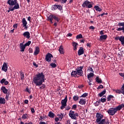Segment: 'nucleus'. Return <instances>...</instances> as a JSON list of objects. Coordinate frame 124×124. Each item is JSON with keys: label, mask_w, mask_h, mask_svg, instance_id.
<instances>
[{"label": "nucleus", "mask_w": 124, "mask_h": 124, "mask_svg": "<svg viewBox=\"0 0 124 124\" xmlns=\"http://www.w3.org/2000/svg\"><path fill=\"white\" fill-rule=\"evenodd\" d=\"M0 84L3 85V84H4L5 86H7L9 84V82L8 81L6 80V79L5 78H2L0 81Z\"/></svg>", "instance_id": "9b49d317"}, {"label": "nucleus", "mask_w": 124, "mask_h": 124, "mask_svg": "<svg viewBox=\"0 0 124 124\" xmlns=\"http://www.w3.org/2000/svg\"><path fill=\"white\" fill-rule=\"evenodd\" d=\"M66 103H67V95H66L64 99L62 100L61 101L62 106L61 107V109L62 110L63 109L64 107L66 106Z\"/></svg>", "instance_id": "423d86ee"}, {"label": "nucleus", "mask_w": 124, "mask_h": 124, "mask_svg": "<svg viewBox=\"0 0 124 124\" xmlns=\"http://www.w3.org/2000/svg\"><path fill=\"white\" fill-rule=\"evenodd\" d=\"M8 69V67L7 66V64L6 63L4 62L3 64V65L1 68V71H4V72H6Z\"/></svg>", "instance_id": "1a4fd4ad"}, {"label": "nucleus", "mask_w": 124, "mask_h": 124, "mask_svg": "<svg viewBox=\"0 0 124 124\" xmlns=\"http://www.w3.org/2000/svg\"><path fill=\"white\" fill-rule=\"evenodd\" d=\"M39 52H40V50H39V47L37 46L35 47V50L34 52V56H37L38 54H39Z\"/></svg>", "instance_id": "6ab92c4d"}, {"label": "nucleus", "mask_w": 124, "mask_h": 124, "mask_svg": "<svg viewBox=\"0 0 124 124\" xmlns=\"http://www.w3.org/2000/svg\"><path fill=\"white\" fill-rule=\"evenodd\" d=\"M33 65H34V66H35V67H38V65H37V64H36V63H35V62H33Z\"/></svg>", "instance_id": "6e6d98bb"}, {"label": "nucleus", "mask_w": 124, "mask_h": 124, "mask_svg": "<svg viewBox=\"0 0 124 124\" xmlns=\"http://www.w3.org/2000/svg\"><path fill=\"white\" fill-rule=\"evenodd\" d=\"M87 70H89V71H91V72H94L93 69V68L91 67H89V68L87 69Z\"/></svg>", "instance_id": "09e8293b"}, {"label": "nucleus", "mask_w": 124, "mask_h": 124, "mask_svg": "<svg viewBox=\"0 0 124 124\" xmlns=\"http://www.w3.org/2000/svg\"><path fill=\"white\" fill-rule=\"evenodd\" d=\"M20 52H25V49H26V46L23 43L20 44Z\"/></svg>", "instance_id": "ddd939ff"}, {"label": "nucleus", "mask_w": 124, "mask_h": 124, "mask_svg": "<svg viewBox=\"0 0 124 124\" xmlns=\"http://www.w3.org/2000/svg\"><path fill=\"white\" fill-rule=\"evenodd\" d=\"M26 91L27 93H31V90L28 88V87H27Z\"/></svg>", "instance_id": "3c124183"}, {"label": "nucleus", "mask_w": 124, "mask_h": 124, "mask_svg": "<svg viewBox=\"0 0 124 124\" xmlns=\"http://www.w3.org/2000/svg\"><path fill=\"white\" fill-rule=\"evenodd\" d=\"M105 93H106V89H104L103 90V91H102V92L99 93L98 94V95H99V96H100V97H101L103 96V95H104V94H105Z\"/></svg>", "instance_id": "5701e85b"}, {"label": "nucleus", "mask_w": 124, "mask_h": 124, "mask_svg": "<svg viewBox=\"0 0 124 124\" xmlns=\"http://www.w3.org/2000/svg\"><path fill=\"white\" fill-rule=\"evenodd\" d=\"M115 98L113 95H109L107 97V101H110L111 99Z\"/></svg>", "instance_id": "cd10ccee"}, {"label": "nucleus", "mask_w": 124, "mask_h": 124, "mask_svg": "<svg viewBox=\"0 0 124 124\" xmlns=\"http://www.w3.org/2000/svg\"><path fill=\"white\" fill-rule=\"evenodd\" d=\"M51 9L53 11L57 10V9H58V5H52V6L51 7Z\"/></svg>", "instance_id": "f704fd0d"}, {"label": "nucleus", "mask_w": 124, "mask_h": 124, "mask_svg": "<svg viewBox=\"0 0 124 124\" xmlns=\"http://www.w3.org/2000/svg\"><path fill=\"white\" fill-rule=\"evenodd\" d=\"M57 9H59V10H62V6H61V5H57Z\"/></svg>", "instance_id": "c03bdc74"}, {"label": "nucleus", "mask_w": 124, "mask_h": 124, "mask_svg": "<svg viewBox=\"0 0 124 124\" xmlns=\"http://www.w3.org/2000/svg\"><path fill=\"white\" fill-rule=\"evenodd\" d=\"M50 65L53 68H56L57 67V64L55 63H51Z\"/></svg>", "instance_id": "ea45409f"}, {"label": "nucleus", "mask_w": 124, "mask_h": 124, "mask_svg": "<svg viewBox=\"0 0 124 124\" xmlns=\"http://www.w3.org/2000/svg\"><path fill=\"white\" fill-rule=\"evenodd\" d=\"M121 90L122 91V93L123 94H124V84L122 86V87L121 88Z\"/></svg>", "instance_id": "603ef678"}, {"label": "nucleus", "mask_w": 124, "mask_h": 124, "mask_svg": "<svg viewBox=\"0 0 124 124\" xmlns=\"http://www.w3.org/2000/svg\"><path fill=\"white\" fill-rule=\"evenodd\" d=\"M108 13H103V14H101V15H99L98 16H97V17H99V16H101V17H102V16H104V15H108Z\"/></svg>", "instance_id": "8fccbe9b"}, {"label": "nucleus", "mask_w": 124, "mask_h": 124, "mask_svg": "<svg viewBox=\"0 0 124 124\" xmlns=\"http://www.w3.org/2000/svg\"><path fill=\"white\" fill-rule=\"evenodd\" d=\"M67 0H61V3H65Z\"/></svg>", "instance_id": "052dcab7"}, {"label": "nucleus", "mask_w": 124, "mask_h": 124, "mask_svg": "<svg viewBox=\"0 0 124 124\" xmlns=\"http://www.w3.org/2000/svg\"><path fill=\"white\" fill-rule=\"evenodd\" d=\"M90 3H91V2L89 1L88 0H86L82 4V7H86V6H88Z\"/></svg>", "instance_id": "a211bd4d"}, {"label": "nucleus", "mask_w": 124, "mask_h": 124, "mask_svg": "<svg viewBox=\"0 0 124 124\" xmlns=\"http://www.w3.org/2000/svg\"><path fill=\"white\" fill-rule=\"evenodd\" d=\"M73 99L74 101H77V100H79V96L78 95H75L73 96Z\"/></svg>", "instance_id": "72a5a7b5"}, {"label": "nucleus", "mask_w": 124, "mask_h": 124, "mask_svg": "<svg viewBox=\"0 0 124 124\" xmlns=\"http://www.w3.org/2000/svg\"><path fill=\"white\" fill-rule=\"evenodd\" d=\"M114 92H116V93H119V94H121V93H122V91H121V90H114Z\"/></svg>", "instance_id": "37998d69"}, {"label": "nucleus", "mask_w": 124, "mask_h": 124, "mask_svg": "<svg viewBox=\"0 0 124 124\" xmlns=\"http://www.w3.org/2000/svg\"><path fill=\"white\" fill-rule=\"evenodd\" d=\"M7 3L11 6L9 7V9L11 10V11H14V10H15V9H19V8H20L19 3H18L17 0H8L7 1ZM13 5H15L14 7H11V6H13Z\"/></svg>", "instance_id": "7ed1b4c3"}, {"label": "nucleus", "mask_w": 124, "mask_h": 124, "mask_svg": "<svg viewBox=\"0 0 124 124\" xmlns=\"http://www.w3.org/2000/svg\"><path fill=\"white\" fill-rule=\"evenodd\" d=\"M108 36L107 35H102L100 36V40L101 41L102 40H106L107 39Z\"/></svg>", "instance_id": "aec40b11"}, {"label": "nucleus", "mask_w": 124, "mask_h": 124, "mask_svg": "<svg viewBox=\"0 0 124 124\" xmlns=\"http://www.w3.org/2000/svg\"><path fill=\"white\" fill-rule=\"evenodd\" d=\"M76 38L77 39H80L81 38H83V35H82V34H79L76 36Z\"/></svg>", "instance_id": "4c0bfd02"}, {"label": "nucleus", "mask_w": 124, "mask_h": 124, "mask_svg": "<svg viewBox=\"0 0 124 124\" xmlns=\"http://www.w3.org/2000/svg\"><path fill=\"white\" fill-rule=\"evenodd\" d=\"M84 68V65L78 66L75 71H72L71 73V77H75V78H79L81 76H83V69Z\"/></svg>", "instance_id": "f03ea898"}, {"label": "nucleus", "mask_w": 124, "mask_h": 124, "mask_svg": "<svg viewBox=\"0 0 124 124\" xmlns=\"http://www.w3.org/2000/svg\"><path fill=\"white\" fill-rule=\"evenodd\" d=\"M73 44V50L74 51H77V48H78V43L75 42H73L72 43Z\"/></svg>", "instance_id": "2eb2a0df"}, {"label": "nucleus", "mask_w": 124, "mask_h": 124, "mask_svg": "<svg viewBox=\"0 0 124 124\" xmlns=\"http://www.w3.org/2000/svg\"><path fill=\"white\" fill-rule=\"evenodd\" d=\"M77 108V105H73L72 108V109H74V110L76 109Z\"/></svg>", "instance_id": "de8ad7c7"}, {"label": "nucleus", "mask_w": 124, "mask_h": 124, "mask_svg": "<svg viewBox=\"0 0 124 124\" xmlns=\"http://www.w3.org/2000/svg\"><path fill=\"white\" fill-rule=\"evenodd\" d=\"M24 103L25 104H29V100H25Z\"/></svg>", "instance_id": "0e129e2a"}, {"label": "nucleus", "mask_w": 124, "mask_h": 124, "mask_svg": "<svg viewBox=\"0 0 124 124\" xmlns=\"http://www.w3.org/2000/svg\"><path fill=\"white\" fill-rule=\"evenodd\" d=\"M94 8H95L96 11H99V12L102 11V9H101L98 6H94Z\"/></svg>", "instance_id": "7c9ffc66"}, {"label": "nucleus", "mask_w": 124, "mask_h": 124, "mask_svg": "<svg viewBox=\"0 0 124 124\" xmlns=\"http://www.w3.org/2000/svg\"><path fill=\"white\" fill-rule=\"evenodd\" d=\"M85 53V51H84V47H80L78 51V56H81V55H83Z\"/></svg>", "instance_id": "f8f14e48"}, {"label": "nucleus", "mask_w": 124, "mask_h": 124, "mask_svg": "<svg viewBox=\"0 0 124 124\" xmlns=\"http://www.w3.org/2000/svg\"><path fill=\"white\" fill-rule=\"evenodd\" d=\"M29 53H32L33 52V50H32V48H30L29 49Z\"/></svg>", "instance_id": "13d9d810"}, {"label": "nucleus", "mask_w": 124, "mask_h": 124, "mask_svg": "<svg viewBox=\"0 0 124 124\" xmlns=\"http://www.w3.org/2000/svg\"><path fill=\"white\" fill-rule=\"evenodd\" d=\"M93 76H94L93 73H90L89 75H87V78L88 80H90V78H92V77H93Z\"/></svg>", "instance_id": "c756f323"}, {"label": "nucleus", "mask_w": 124, "mask_h": 124, "mask_svg": "<svg viewBox=\"0 0 124 124\" xmlns=\"http://www.w3.org/2000/svg\"><path fill=\"white\" fill-rule=\"evenodd\" d=\"M30 32H25L24 33H23V35L24 36V37H26V38H30V37H31V36H30Z\"/></svg>", "instance_id": "412c9836"}, {"label": "nucleus", "mask_w": 124, "mask_h": 124, "mask_svg": "<svg viewBox=\"0 0 124 124\" xmlns=\"http://www.w3.org/2000/svg\"><path fill=\"white\" fill-rule=\"evenodd\" d=\"M88 95H89V93H85L81 95L79 97H87Z\"/></svg>", "instance_id": "58836bf2"}, {"label": "nucleus", "mask_w": 124, "mask_h": 124, "mask_svg": "<svg viewBox=\"0 0 124 124\" xmlns=\"http://www.w3.org/2000/svg\"><path fill=\"white\" fill-rule=\"evenodd\" d=\"M57 116L59 117V119L62 120V118L64 117V114L61 113L60 114H58Z\"/></svg>", "instance_id": "2f4dec72"}, {"label": "nucleus", "mask_w": 124, "mask_h": 124, "mask_svg": "<svg viewBox=\"0 0 124 124\" xmlns=\"http://www.w3.org/2000/svg\"><path fill=\"white\" fill-rule=\"evenodd\" d=\"M70 108H71L70 107V106H68L66 107V110L67 111H68V110H69V109H70Z\"/></svg>", "instance_id": "e2e57ef3"}, {"label": "nucleus", "mask_w": 124, "mask_h": 124, "mask_svg": "<svg viewBox=\"0 0 124 124\" xmlns=\"http://www.w3.org/2000/svg\"><path fill=\"white\" fill-rule=\"evenodd\" d=\"M118 26H119V27H122L119 28L117 29V31H124V22H120L118 24Z\"/></svg>", "instance_id": "6e6552de"}, {"label": "nucleus", "mask_w": 124, "mask_h": 124, "mask_svg": "<svg viewBox=\"0 0 124 124\" xmlns=\"http://www.w3.org/2000/svg\"><path fill=\"white\" fill-rule=\"evenodd\" d=\"M39 124H47V123H46L45 122H40Z\"/></svg>", "instance_id": "69168bd1"}, {"label": "nucleus", "mask_w": 124, "mask_h": 124, "mask_svg": "<svg viewBox=\"0 0 124 124\" xmlns=\"http://www.w3.org/2000/svg\"><path fill=\"white\" fill-rule=\"evenodd\" d=\"M53 19H54V20H55V21H57V22H59V18H58V17L53 16Z\"/></svg>", "instance_id": "a18cd8bd"}, {"label": "nucleus", "mask_w": 124, "mask_h": 124, "mask_svg": "<svg viewBox=\"0 0 124 124\" xmlns=\"http://www.w3.org/2000/svg\"><path fill=\"white\" fill-rule=\"evenodd\" d=\"M20 76H21V79L24 80V78H25V75L24 74V73L23 72H20Z\"/></svg>", "instance_id": "e433bc0d"}, {"label": "nucleus", "mask_w": 124, "mask_h": 124, "mask_svg": "<svg viewBox=\"0 0 124 124\" xmlns=\"http://www.w3.org/2000/svg\"><path fill=\"white\" fill-rule=\"evenodd\" d=\"M115 40H119V41H121V40L122 39V36H116L115 38Z\"/></svg>", "instance_id": "79ce46f5"}, {"label": "nucleus", "mask_w": 124, "mask_h": 124, "mask_svg": "<svg viewBox=\"0 0 124 124\" xmlns=\"http://www.w3.org/2000/svg\"><path fill=\"white\" fill-rule=\"evenodd\" d=\"M40 120H44L45 119V117H44V114H43V116L40 115Z\"/></svg>", "instance_id": "5fc2aeb1"}, {"label": "nucleus", "mask_w": 124, "mask_h": 124, "mask_svg": "<svg viewBox=\"0 0 124 124\" xmlns=\"http://www.w3.org/2000/svg\"><path fill=\"white\" fill-rule=\"evenodd\" d=\"M86 101L85 99L81 98L80 99L78 103H79L80 105H85L86 104Z\"/></svg>", "instance_id": "dca6fc26"}, {"label": "nucleus", "mask_w": 124, "mask_h": 124, "mask_svg": "<svg viewBox=\"0 0 124 124\" xmlns=\"http://www.w3.org/2000/svg\"><path fill=\"white\" fill-rule=\"evenodd\" d=\"M5 94H6L5 99L6 100H9V95H10V92H8L7 93H5Z\"/></svg>", "instance_id": "bb28decb"}, {"label": "nucleus", "mask_w": 124, "mask_h": 124, "mask_svg": "<svg viewBox=\"0 0 124 124\" xmlns=\"http://www.w3.org/2000/svg\"><path fill=\"white\" fill-rule=\"evenodd\" d=\"M17 27H18L17 24H15L14 25L13 27L14 29H17Z\"/></svg>", "instance_id": "bf43d9fd"}, {"label": "nucleus", "mask_w": 124, "mask_h": 124, "mask_svg": "<svg viewBox=\"0 0 124 124\" xmlns=\"http://www.w3.org/2000/svg\"><path fill=\"white\" fill-rule=\"evenodd\" d=\"M69 116L72 119V120H77V117H79V114L75 111L70 110L69 112Z\"/></svg>", "instance_id": "20e7f679"}, {"label": "nucleus", "mask_w": 124, "mask_h": 124, "mask_svg": "<svg viewBox=\"0 0 124 124\" xmlns=\"http://www.w3.org/2000/svg\"><path fill=\"white\" fill-rule=\"evenodd\" d=\"M52 58H54V56H53V55L50 53H48L46 56L45 60L46 62H50L52 60Z\"/></svg>", "instance_id": "0eeeda50"}, {"label": "nucleus", "mask_w": 124, "mask_h": 124, "mask_svg": "<svg viewBox=\"0 0 124 124\" xmlns=\"http://www.w3.org/2000/svg\"><path fill=\"white\" fill-rule=\"evenodd\" d=\"M1 91H2L3 93H8V90L6 89L5 86H2L1 87Z\"/></svg>", "instance_id": "f3484780"}, {"label": "nucleus", "mask_w": 124, "mask_h": 124, "mask_svg": "<svg viewBox=\"0 0 124 124\" xmlns=\"http://www.w3.org/2000/svg\"><path fill=\"white\" fill-rule=\"evenodd\" d=\"M31 112L32 114H33V113H35V110H34V108H31Z\"/></svg>", "instance_id": "864d4df0"}, {"label": "nucleus", "mask_w": 124, "mask_h": 124, "mask_svg": "<svg viewBox=\"0 0 124 124\" xmlns=\"http://www.w3.org/2000/svg\"><path fill=\"white\" fill-rule=\"evenodd\" d=\"M5 103V99L4 98L0 97V104H4Z\"/></svg>", "instance_id": "a878e982"}, {"label": "nucleus", "mask_w": 124, "mask_h": 124, "mask_svg": "<svg viewBox=\"0 0 124 124\" xmlns=\"http://www.w3.org/2000/svg\"><path fill=\"white\" fill-rule=\"evenodd\" d=\"M94 105L95 106H98V105H99V104L98 102H96L94 104Z\"/></svg>", "instance_id": "774afa93"}, {"label": "nucleus", "mask_w": 124, "mask_h": 124, "mask_svg": "<svg viewBox=\"0 0 124 124\" xmlns=\"http://www.w3.org/2000/svg\"><path fill=\"white\" fill-rule=\"evenodd\" d=\"M27 24L28 23L27 22V21H26V18H23L22 19V25H23L24 29H26V30H27L28 29V27H27Z\"/></svg>", "instance_id": "4468645a"}, {"label": "nucleus", "mask_w": 124, "mask_h": 124, "mask_svg": "<svg viewBox=\"0 0 124 124\" xmlns=\"http://www.w3.org/2000/svg\"><path fill=\"white\" fill-rule=\"evenodd\" d=\"M100 89H103V85H100L97 88V90H100Z\"/></svg>", "instance_id": "49530a36"}, {"label": "nucleus", "mask_w": 124, "mask_h": 124, "mask_svg": "<svg viewBox=\"0 0 124 124\" xmlns=\"http://www.w3.org/2000/svg\"><path fill=\"white\" fill-rule=\"evenodd\" d=\"M101 102L103 103L106 102V96H104L101 98Z\"/></svg>", "instance_id": "473e14b6"}, {"label": "nucleus", "mask_w": 124, "mask_h": 124, "mask_svg": "<svg viewBox=\"0 0 124 124\" xmlns=\"http://www.w3.org/2000/svg\"><path fill=\"white\" fill-rule=\"evenodd\" d=\"M95 79L96 82L98 83V84H101V83H102V80H101V78H99V77H97Z\"/></svg>", "instance_id": "393cba45"}, {"label": "nucleus", "mask_w": 124, "mask_h": 124, "mask_svg": "<svg viewBox=\"0 0 124 124\" xmlns=\"http://www.w3.org/2000/svg\"><path fill=\"white\" fill-rule=\"evenodd\" d=\"M124 107V104H122L121 105H119L118 106L116 107V108H114L115 109L116 112L117 111H121L123 108Z\"/></svg>", "instance_id": "9d476101"}, {"label": "nucleus", "mask_w": 124, "mask_h": 124, "mask_svg": "<svg viewBox=\"0 0 124 124\" xmlns=\"http://www.w3.org/2000/svg\"><path fill=\"white\" fill-rule=\"evenodd\" d=\"M33 81L35 86H41L43 89H45L46 86L43 84L45 82V76L43 73H38L33 78Z\"/></svg>", "instance_id": "f257e3e1"}, {"label": "nucleus", "mask_w": 124, "mask_h": 124, "mask_svg": "<svg viewBox=\"0 0 124 124\" xmlns=\"http://www.w3.org/2000/svg\"><path fill=\"white\" fill-rule=\"evenodd\" d=\"M59 51L60 54H64V51L63 50V46H60Z\"/></svg>", "instance_id": "4be33fe9"}, {"label": "nucleus", "mask_w": 124, "mask_h": 124, "mask_svg": "<svg viewBox=\"0 0 124 124\" xmlns=\"http://www.w3.org/2000/svg\"><path fill=\"white\" fill-rule=\"evenodd\" d=\"M31 41H28V42L24 44V45L27 47V46H30L31 45Z\"/></svg>", "instance_id": "a19ab883"}, {"label": "nucleus", "mask_w": 124, "mask_h": 124, "mask_svg": "<svg viewBox=\"0 0 124 124\" xmlns=\"http://www.w3.org/2000/svg\"><path fill=\"white\" fill-rule=\"evenodd\" d=\"M66 36L71 37L72 36V34L71 33H69L68 34H67Z\"/></svg>", "instance_id": "680f3d73"}, {"label": "nucleus", "mask_w": 124, "mask_h": 124, "mask_svg": "<svg viewBox=\"0 0 124 124\" xmlns=\"http://www.w3.org/2000/svg\"><path fill=\"white\" fill-rule=\"evenodd\" d=\"M87 7L88 8H92V7H93V5L92 4H89Z\"/></svg>", "instance_id": "4d7b16f0"}, {"label": "nucleus", "mask_w": 124, "mask_h": 124, "mask_svg": "<svg viewBox=\"0 0 124 124\" xmlns=\"http://www.w3.org/2000/svg\"><path fill=\"white\" fill-rule=\"evenodd\" d=\"M22 119L23 120H26V119H28V114H27V113L23 114Z\"/></svg>", "instance_id": "c9c22d12"}, {"label": "nucleus", "mask_w": 124, "mask_h": 124, "mask_svg": "<svg viewBox=\"0 0 124 124\" xmlns=\"http://www.w3.org/2000/svg\"><path fill=\"white\" fill-rule=\"evenodd\" d=\"M59 120L60 119H59V118L58 117H56L55 119V122H59Z\"/></svg>", "instance_id": "338daca9"}, {"label": "nucleus", "mask_w": 124, "mask_h": 124, "mask_svg": "<svg viewBox=\"0 0 124 124\" xmlns=\"http://www.w3.org/2000/svg\"><path fill=\"white\" fill-rule=\"evenodd\" d=\"M48 116L49 118H55V113H53L52 111H49Z\"/></svg>", "instance_id": "b1692460"}, {"label": "nucleus", "mask_w": 124, "mask_h": 124, "mask_svg": "<svg viewBox=\"0 0 124 124\" xmlns=\"http://www.w3.org/2000/svg\"><path fill=\"white\" fill-rule=\"evenodd\" d=\"M48 20L50 21V22L51 23V24H53V19H54V16H49L48 17Z\"/></svg>", "instance_id": "c85d7f7f"}, {"label": "nucleus", "mask_w": 124, "mask_h": 124, "mask_svg": "<svg viewBox=\"0 0 124 124\" xmlns=\"http://www.w3.org/2000/svg\"><path fill=\"white\" fill-rule=\"evenodd\" d=\"M107 112L110 116H114V115L117 113L115 108H110L109 109L107 110Z\"/></svg>", "instance_id": "39448f33"}]
</instances>
